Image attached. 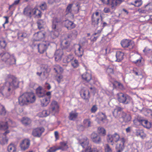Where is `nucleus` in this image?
I'll use <instances>...</instances> for the list:
<instances>
[{"mask_svg":"<svg viewBox=\"0 0 152 152\" xmlns=\"http://www.w3.org/2000/svg\"><path fill=\"white\" fill-rule=\"evenodd\" d=\"M8 140L6 136L4 137H0V143L4 145L7 143Z\"/></svg>","mask_w":152,"mask_h":152,"instance_id":"nucleus-46","label":"nucleus"},{"mask_svg":"<svg viewBox=\"0 0 152 152\" xmlns=\"http://www.w3.org/2000/svg\"><path fill=\"white\" fill-rule=\"evenodd\" d=\"M98 132L99 134L104 135L106 134V131L103 128L99 127L98 129Z\"/></svg>","mask_w":152,"mask_h":152,"instance_id":"nucleus-47","label":"nucleus"},{"mask_svg":"<svg viewBox=\"0 0 152 152\" xmlns=\"http://www.w3.org/2000/svg\"><path fill=\"white\" fill-rule=\"evenodd\" d=\"M107 140L108 142L111 143L112 145H113L115 142L117 143L116 148L118 152H121L124 150L125 139L124 137L120 138L118 134L115 133L112 135H108Z\"/></svg>","mask_w":152,"mask_h":152,"instance_id":"nucleus-1","label":"nucleus"},{"mask_svg":"<svg viewBox=\"0 0 152 152\" xmlns=\"http://www.w3.org/2000/svg\"><path fill=\"white\" fill-rule=\"evenodd\" d=\"M85 40V41H81L78 45L79 48H78V52L77 53V56L78 57L81 56L83 54V46L85 43H87V41L85 40V38L83 39Z\"/></svg>","mask_w":152,"mask_h":152,"instance_id":"nucleus-19","label":"nucleus"},{"mask_svg":"<svg viewBox=\"0 0 152 152\" xmlns=\"http://www.w3.org/2000/svg\"><path fill=\"white\" fill-rule=\"evenodd\" d=\"M78 144L83 148H85L82 152H99V151L97 148H91L89 145V140L86 137L80 136L78 139Z\"/></svg>","mask_w":152,"mask_h":152,"instance_id":"nucleus-3","label":"nucleus"},{"mask_svg":"<svg viewBox=\"0 0 152 152\" xmlns=\"http://www.w3.org/2000/svg\"><path fill=\"white\" fill-rule=\"evenodd\" d=\"M35 100V94L31 92L24 93L18 98L19 104L21 106L27 104L28 103H32Z\"/></svg>","mask_w":152,"mask_h":152,"instance_id":"nucleus-2","label":"nucleus"},{"mask_svg":"<svg viewBox=\"0 0 152 152\" xmlns=\"http://www.w3.org/2000/svg\"><path fill=\"white\" fill-rule=\"evenodd\" d=\"M102 31V29L99 30L97 32H95L92 35L91 37H94L91 39V41L95 42L99 36L100 34Z\"/></svg>","mask_w":152,"mask_h":152,"instance_id":"nucleus-38","label":"nucleus"},{"mask_svg":"<svg viewBox=\"0 0 152 152\" xmlns=\"http://www.w3.org/2000/svg\"><path fill=\"white\" fill-rule=\"evenodd\" d=\"M118 101L121 103L127 104L132 102V98L126 94L120 93L117 94Z\"/></svg>","mask_w":152,"mask_h":152,"instance_id":"nucleus-8","label":"nucleus"},{"mask_svg":"<svg viewBox=\"0 0 152 152\" xmlns=\"http://www.w3.org/2000/svg\"><path fill=\"white\" fill-rule=\"evenodd\" d=\"M52 30L51 34L54 37H58L59 34L58 24L61 22L60 19L57 17L53 18L52 19Z\"/></svg>","mask_w":152,"mask_h":152,"instance_id":"nucleus-7","label":"nucleus"},{"mask_svg":"<svg viewBox=\"0 0 152 152\" xmlns=\"http://www.w3.org/2000/svg\"><path fill=\"white\" fill-rule=\"evenodd\" d=\"M98 118L101 121L104 122L106 120V117L104 113L100 112L99 113Z\"/></svg>","mask_w":152,"mask_h":152,"instance_id":"nucleus-43","label":"nucleus"},{"mask_svg":"<svg viewBox=\"0 0 152 152\" xmlns=\"http://www.w3.org/2000/svg\"><path fill=\"white\" fill-rule=\"evenodd\" d=\"M17 146L13 143H10L8 146L7 150L8 152H16Z\"/></svg>","mask_w":152,"mask_h":152,"instance_id":"nucleus-35","label":"nucleus"},{"mask_svg":"<svg viewBox=\"0 0 152 152\" xmlns=\"http://www.w3.org/2000/svg\"><path fill=\"white\" fill-rule=\"evenodd\" d=\"M32 15H35L37 18H40L42 17V14L40 10L34 8L32 9Z\"/></svg>","mask_w":152,"mask_h":152,"instance_id":"nucleus-28","label":"nucleus"},{"mask_svg":"<svg viewBox=\"0 0 152 152\" xmlns=\"http://www.w3.org/2000/svg\"><path fill=\"white\" fill-rule=\"evenodd\" d=\"M91 138L92 141L94 143L99 144L101 142L102 140L100 137L96 133H93L91 134Z\"/></svg>","mask_w":152,"mask_h":152,"instance_id":"nucleus-20","label":"nucleus"},{"mask_svg":"<svg viewBox=\"0 0 152 152\" xmlns=\"http://www.w3.org/2000/svg\"><path fill=\"white\" fill-rule=\"evenodd\" d=\"M106 71L109 75L113 73V69L112 66H109L106 68Z\"/></svg>","mask_w":152,"mask_h":152,"instance_id":"nucleus-45","label":"nucleus"},{"mask_svg":"<svg viewBox=\"0 0 152 152\" xmlns=\"http://www.w3.org/2000/svg\"><path fill=\"white\" fill-rule=\"evenodd\" d=\"M11 92V89L8 87L7 86H4L2 84H0V93L2 95L10 94Z\"/></svg>","mask_w":152,"mask_h":152,"instance_id":"nucleus-18","label":"nucleus"},{"mask_svg":"<svg viewBox=\"0 0 152 152\" xmlns=\"http://www.w3.org/2000/svg\"><path fill=\"white\" fill-rule=\"evenodd\" d=\"M133 122L134 124L136 126L141 125L144 127L148 129L150 128L151 127V123L139 115H136L135 117Z\"/></svg>","mask_w":152,"mask_h":152,"instance_id":"nucleus-6","label":"nucleus"},{"mask_svg":"<svg viewBox=\"0 0 152 152\" xmlns=\"http://www.w3.org/2000/svg\"><path fill=\"white\" fill-rule=\"evenodd\" d=\"M139 11L140 12L143 13H145L147 12H148L147 10H146V9L145 8V6L144 8L139 10Z\"/></svg>","mask_w":152,"mask_h":152,"instance_id":"nucleus-64","label":"nucleus"},{"mask_svg":"<svg viewBox=\"0 0 152 152\" xmlns=\"http://www.w3.org/2000/svg\"><path fill=\"white\" fill-rule=\"evenodd\" d=\"M22 124L25 126H27L30 125L32 122V120L27 117H23L22 118L20 121Z\"/></svg>","mask_w":152,"mask_h":152,"instance_id":"nucleus-25","label":"nucleus"},{"mask_svg":"<svg viewBox=\"0 0 152 152\" xmlns=\"http://www.w3.org/2000/svg\"><path fill=\"white\" fill-rule=\"evenodd\" d=\"M130 41L127 39L122 40L121 42V46L124 48L128 47L130 45Z\"/></svg>","mask_w":152,"mask_h":152,"instance_id":"nucleus-39","label":"nucleus"},{"mask_svg":"<svg viewBox=\"0 0 152 152\" xmlns=\"http://www.w3.org/2000/svg\"><path fill=\"white\" fill-rule=\"evenodd\" d=\"M80 94L82 98L85 100H88L90 97L89 90L86 88L81 89L80 91Z\"/></svg>","mask_w":152,"mask_h":152,"instance_id":"nucleus-16","label":"nucleus"},{"mask_svg":"<svg viewBox=\"0 0 152 152\" xmlns=\"http://www.w3.org/2000/svg\"><path fill=\"white\" fill-rule=\"evenodd\" d=\"M124 53L121 51H117L116 52L115 56L116 59L112 61H113L120 62L124 58Z\"/></svg>","mask_w":152,"mask_h":152,"instance_id":"nucleus-23","label":"nucleus"},{"mask_svg":"<svg viewBox=\"0 0 152 152\" xmlns=\"http://www.w3.org/2000/svg\"><path fill=\"white\" fill-rule=\"evenodd\" d=\"M136 135L137 136H140L142 138H144L146 136V134L142 129H137L136 130Z\"/></svg>","mask_w":152,"mask_h":152,"instance_id":"nucleus-36","label":"nucleus"},{"mask_svg":"<svg viewBox=\"0 0 152 152\" xmlns=\"http://www.w3.org/2000/svg\"><path fill=\"white\" fill-rule=\"evenodd\" d=\"M103 11L105 13H112L110 8L107 7H105L103 10Z\"/></svg>","mask_w":152,"mask_h":152,"instance_id":"nucleus-61","label":"nucleus"},{"mask_svg":"<svg viewBox=\"0 0 152 152\" xmlns=\"http://www.w3.org/2000/svg\"><path fill=\"white\" fill-rule=\"evenodd\" d=\"M27 37V34L25 33H19L18 36V38L20 40L23 39Z\"/></svg>","mask_w":152,"mask_h":152,"instance_id":"nucleus-49","label":"nucleus"},{"mask_svg":"<svg viewBox=\"0 0 152 152\" xmlns=\"http://www.w3.org/2000/svg\"><path fill=\"white\" fill-rule=\"evenodd\" d=\"M62 43H64V47L65 48H67L70 45V43L69 41H66L65 42L64 40L62 42Z\"/></svg>","mask_w":152,"mask_h":152,"instance_id":"nucleus-62","label":"nucleus"},{"mask_svg":"<svg viewBox=\"0 0 152 152\" xmlns=\"http://www.w3.org/2000/svg\"><path fill=\"white\" fill-rule=\"evenodd\" d=\"M30 141L29 139H25L22 140L20 143V147L22 151H24L27 149L30 145Z\"/></svg>","mask_w":152,"mask_h":152,"instance_id":"nucleus-14","label":"nucleus"},{"mask_svg":"<svg viewBox=\"0 0 152 152\" xmlns=\"http://www.w3.org/2000/svg\"><path fill=\"white\" fill-rule=\"evenodd\" d=\"M38 28L39 29H40L44 28V26L45 25L46 23L44 20L39 19L37 22Z\"/></svg>","mask_w":152,"mask_h":152,"instance_id":"nucleus-37","label":"nucleus"},{"mask_svg":"<svg viewBox=\"0 0 152 152\" xmlns=\"http://www.w3.org/2000/svg\"><path fill=\"white\" fill-rule=\"evenodd\" d=\"M50 114V112L48 110H43L41 113V115L42 117H46Z\"/></svg>","mask_w":152,"mask_h":152,"instance_id":"nucleus-48","label":"nucleus"},{"mask_svg":"<svg viewBox=\"0 0 152 152\" xmlns=\"http://www.w3.org/2000/svg\"><path fill=\"white\" fill-rule=\"evenodd\" d=\"M58 150V147H56L55 146H53L50 148L47 151V152H55Z\"/></svg>","mask_w":152,"mask_h":152,"instance_id":"nucleus-54","label":"nucleus"},{"mask_svg":"<svg viewBox=\"0 0 152 152\" xmlns=\"http://www.w3.org/2000/svg\"><path fill=\"white\" fill-rule=\"evenodd\" d=\"M104 149L105 152H112L111 149L107 144L105 145Z\"/></svg>","mask_w":152,"mask_h":152,"instance_id":"nucleus-57","label":"nucleus"},{"mask_svg":"<svg viewBox=\"0 0 152 152\" xmlns=\"http://www.w3.org/2000/svg\"><path fill=\"white\" fill-rule=\"evenodd\" d=\"M7 45L5 41H0V48L1 49L5 48L6 47Z\"/></svg>","mask_w":152,"mask_h":152,"instance_id":"nucleus-55","label":"nucleus"},{"mask_svg":"<svg viewBox=\"0 0 152 152\" xmlns=\"http://www.w3.org/2000/svg\"><path fill=\"white\" fill-rule=\"evenodd\" d=\"M67 143L64 142H60V146L58 147L59 150H61L62 151L66 150L68 148Z\"/></svg>","mask_w":152,"mask_h":152,"instance_id":"nucleus-33","label":"nucleus"},{"mask_svg":"<svg viewBox=\"0 0 152 152\" xmlns=\"http://www.w3.org/2000/svg\"><path fill=\"white\" fill-rule=\"evenodd\" d=\"M98 108L96 105H93L91 107V111L92 113H95L97 110Z\"/></svg>","mask_w":152,"mask_h":152,"instance_id":"nucleus-59","label":"nucleus"},{"mask_svg":"<svg viewBox=\"0 0 152 152\" xmlns=\"http://www.w3.org/2000/svg\"><path fill=\"white\" fill-rule=\"evenodd\" d=\"M46 32L44 30H42L35 33L34 34V39L36 41H40L45 38Z\"/></svg>","mask_w":152,"mask_h":152,"instance_id":"nucleus-12","label":"nucleus"},{"mask_svg":"<svg viewBox=\"0 0 152 152\" xmlns=\"http://www.w3.org/2000/svg\"><path fill=\"white\" fill-rule=\"evenodd\" d=\"M74 59V56L73 55H69L65 57L63 60L64 63L66 64L71 61V65L73 68H75L76 67V59H75L73 61Z\"/></svg>","mask_w":152,"mask_h":152,"instance_id":"nucleus-13","label":"nucleus"},{"mask_svg":"<svg viewBox=\"0 0 152 152\" xmlns=\"http://www.w3.org/2000/svg\"><path fill=\"white\" fill-rule=\"evenodd\" d=\"M36 94L38 97H42L45 95V91L42 87L39 86L36 90Z\"/></svg>","mask_w":152,"mask_h":152,"instance_id":"nucleus-22","label":"nucleus"},{"mask_svg":"<svg viewBox=\"0 0 152 152\" xmlns=\"http://www.w3.org/2000/svg\"><path fill=\"white\" fill-rule=\"evenodd\" d=\"M54 135L56 139V140H57L59 139V135L58 132L57 131H55L54 132Z\"/></svg>","mask_w":152,"mask_h":152,"instance_id":"nucleus-63","label":"nucleus"},{"mask_svg":"<svg viewBox=\"0 0 152 152\" xmlns=\"http://www.w3.org/2000/svg\"><path fill=\"white\" fill-rule=\"evenodd\" d=\"M64 26L68 30H71L74 28L75 26V24L69 20L65 21Z\"/></svg>","mask_w":152,"mask_h":152,"instance_id":"nucleus-26","label":"nucleus"},{"mask_svg":"<svg viewBox=\"0 0 152 152\" xmlns=\"http://www.w3.org/2000/svg\"><path fill=\"white\" fill-rule=\"evenodd\" d=\"M83 123L86 127H88L90 126L91 122L89 119H86L84 120Z\"/></svg>","mask_w":152,"mask_h":152,"instance_id":"nucleus-53","label":"nucleus"},{"mask_svg":"<svg viewBox=\"0 0 152 152\" xmlns=\"http://www.w3.org/2000/svg\"><path fill=\"white\" fill-rule=\"evenodd\" d=\"M145 8L147 10L148 12H149L152 10V3H150L145 6Z\"/></svg>","mask_w":152,"mask_h":152,"instance_id":"nucleus-50","label":"nucleus"},{"mask_svg":"<svg viewBox=\"0 0 152 152\" xmlns=\"http://www.w3.org/2000/svg\"><path fill=\"white\" fill-rule=\"evenodd\" d=\"M45 131L43 127H38L34 129L32 132V135L34 137H40Z\"/></svg>","mask_w":152,"mask_h":152,"instance_id":"nucleus-11","label":"nucleus"},{"mask_svg":"<svg viewBox=\"0 0 152 152\" xmlns=\"http://www.w3.org/2000/svg\"><path fill=\"white\" fill-rule=\"evenodd\" d=\"M73 4H69L67 6L65 11V15L71 18H74V15L72 13V7Z\"/></svg>","mask_w":152,"mask_h":152,"instance_id":"nucleus-17","label":"nucleus"},{"mask_svg":"<svg viewBox=\"0 0 152 152\" xmlns=\"http://www.w3.org/2000/svg\"><path fill=\"white\" fill-rule=\"evenodd\" d=\"M76 118V112L75 111H72L69 113V119L71 120H74Z\"/></svg>","mask_w":152,"mask_h":152,"instance_id":"nucleus-44","label":"nucleus"},{"mask_svg":"<svg viewBox=\"0 0 152 152\" xmlns=\"http://www.w3.org/2000/svg\"><path fill=\"white\" fill-rule=\"evenodd\" d=\"M121 108L120 107H117L115 108L113 112V114L114 116L116 118L120 117V114L122 116V113H123L121 111Z\"/></svg>","mask_w":152,"mask_h":152,"instance_id":"nucleus-31","label":"nucleus"},{"mask_svg":"<svg viewBox=\"0 0 152 152\" xmlns=\"http://www.w3.org/2000/svg\"><path fill=\"white\" fill-rule=\"evenodd\" d=\"M121 117L123 119V121L125 122L130 121L131 119V117L129 114H126L124 112L122 113V116Z\"/></svg>","mask_w":152,"mask_h":152,"instance_id":"nucleus-32","label":"nucleus"},{"mask_svg":"<svg viewBox=\"0 0 152 152\" xmlns=\"http://www.w3.org/2000/svg\"><path fill=\"white\" fill-rule=\"evenodd\" d=\"M142 0H134V1L130 3V4L136 7H139L142 5Z\"/></svg>","mask_w":152,"mask_h":152,"instance_id":"nucleus-40","label":"nucleus"},{"mask_svg":"<svg viewBox=\"0 0 152 152\" xmlns=\"http://www.w3.org/2000/svg\"><path fill=\"white\" fill-rule=\"evenodd\" d=\"M109 81L112 83L114 88L118 86L121 89H123L124 88L123 85L116 81L114 78H112L111 77H109Z\"/></svg>","mask_w":152,"mask_h":152,"instance_id":"nucleus-21","label":"nucleus"},{"mask_svg":"<svg viewBox=\"0 0 152 152\" xmlns=\"http://www.w3.org/2000/svg\"><path fill=\"white\" fill-rule=\"evenodd\" d=\"M5 83L9 84L8 87L17 88L19 87V82L17 78L14 76L10 74L4 76Z\"/></svg>","mask_w":152,"mask_h":152,"instance_id":"nucleus-4","label":"nucleus"},{"mask_svg":"<svg viewBox=\"0 0 152 152\" xmlns=\"http://www.w3.org/2000/svg\"><path fill=\"white\" fill-rule=\"evenodd\" d=\"M83 79L87 82H88L91 79V75L89 71H87L84 73L82 75Z\"/></svg>","mask_w":152,"mask_h":152,"instance_id":"nucleus-24","label":"nucleus"},{"mask_svg":"<svg viewBox=\"0 0 152 152\" xmlns=\"http://www.w3.org/2000/svg\"><path fill=\"white\" fill-rule=\"evenodd\" d=\"M49 45L48 42L45 41L39 43L37 45L38 52L40 54L44 53L46 51Z\"/></svg>","mask_w":152,"mask_h":152,"instance_id":"nucleus-10","label":"nucleus"},{"mask_svg":"<svg viewBox=\"0 0 152 152\" xmlns=\"http://www.w3.org/2000/svg\"><path fill=\"white\" fill-rule=\"evenodd\" d=\"M104 4L111 6L112 9L115 10L116 7L119 5L124 0H101Z\"/></svg>","mask_w":152,"mask_h":152,"instance_id":"nucleus-9","label":"nucleus"},{"mask_svg":"<svg viewBox=\"0 0 152 152\" xmlns=\"http://www.w3.org/2000/svg\"><path fill=\"white\" fill-rule=\"evenodd\" d=\"M41 9L43 10H46L47 8V5L46 3L45 2H42L39 6Z\"/></svg>","mask_w":152,"mask_h":152,"instance_id":"nucleus-52","label":"nucleus"},{"mask_svg":"<svg viewBox=\"0 0 152 152\" xmlns=\"http://www.w3.org/2000/svg\"><path fill=\"white\" fill-rule=\"evenodd\" d=\"M53 70L55 71V72L58 74V71H59L60 72H63L64 71L63 68L61 67L60 65L58 64H56L54 65L53 66Z\"/></svg>","mask_w":152,"mask_h":152,"instance_id":"nucleus-41","label":"nucleus"},{"mask_svg":"<svg viewBox=\"0 0 152 152\" xmlns=\"http://www.w3.org/2000/svg\"><path fill=\"white\" fill-rule=\"evenodd\" d=\"M1 60L8 64H15L16 60L14 55H10L8 53H0Z\"/></svg>","mask_w":152,"mask_h":152,"instance_id":"nucleus-5","label":"nucleus"},{"mask_svg":"<svg viewBox=\"0 0 152 152\" xmlns=\"http://www.w3.org/2000/svg\"><path fill=\"white\" fill-rule=\"evenodd\" d=\"M51 96L45 97L41 99V105L42 107H46L49 104L50 101Z\"/></svg>","mask_w":152,"mask_h":152,"instance_id":"nucleus-29","label":"nucleus"},{"mask_svg":"<svg viewBox=\"0 0 152 152\" xmlns=\"http://www.w3.org/2000/svg\"><path fill=\"white\" fill-rule=\"evenodd\" d=\"M63 54V52L61 50H56L54 56L56 61H58L60 60Z\"/></svg>","mask_w":152,"mask_h":152,"instance_id":"nucleus-27","label":"nucleus"},{"mask_svg":"<svg viewBox=\"0 0 152 152\" xmlns=\"http://www.w3.org/2000/svg\"><path fill=\"white\" fill-rule=\"evenodd\" d=\"M32 9L28 6L26 7L23 10V14L26 16L31 17L32 15Z\"/></svg>","mask_w":152,"mask_h":152,"instance_id":"nucleus-30","label":"nucleus"},{"mask_svg":"<svg viewBox=\"0 0 152 152\" xmlns=\"http://www.w3.org/2000/svg\"><path fill=\"white\" fill-rule=\"evenodd\" d=\"M6 113L7 111L4 106L0 104V115L4 116Z\"/></svg>","mask_w":152,"mask_h":152,"instance_id":"nucleus-42","label":"nucleus"},{"mask_svg":"<svg viewBox=\"0 0 152 152\" xmlns=\"http://www.w3.org/2000/svg\"><path fill=\"white\" fill-rule=\"evenodd\" d=\"M96 17V20H99V12H96L95 13H94L93 15V18H94Z\"/></svg>","mask_w":152,"mask_h":152,"instance_id":"nucleus-60","label":"nucleus"},{"mask_svg":"<svg viewBox=\"0 0 152 152\" xmlns=\"http://www.w3.org/2000/svg\"><path fill=\"white\" fill-rule=\"evenodd\" d=\"M143 52L145 54H152V49L149 48L148 47H146L143 50Z\"/></svg>","mask_w":152,"mask_h":152,"instance_id":"nucleus-51","label":"nucleus"},{"mask_svg":"<svg viewBox=\"0 0 152 152\" xmlns=\"http://www.w3.org/2000/svg\"><path fill=\"white\" fill-rule=\"evenodd\" d=\"M12 121L10 120L6 121L4 124H0V130H6L8 128V124L12 123Z\"/></svg>","mask_w":152,"mask_h":152,"instance_id":"nucleus-34","label":"nucleus"},{"mask_svg":"<svg viewBox=\"0 0 152 152\" xmlns=\"http://www.w3.org/2000/svg\"><path fill=\"white\" fill-rule=\"evenodd\" d=\"M92 24L94 25L95 26L98 24L99 20H97V22H96L97 20H96V17H95L93 18V15L92 16Z\"/></svg>","mask_w":152,"mask_h":152,"instance_id":"nucleus-58","label":"nucleus"},{"mask_svg":"<svg viewBox=\"0 0 152 152\" xmlns=\"http://www.w3.org/2000/svg\"><path fill=\"white\" fill-rule=\"evenodd\" d=\"M56 80L58 83H59L61 82L63 80V76L62 75H57L56 76Z\"/></svg>","mask_w":152,"mask_h":152,"instance_id":"nucleus-56","label":"nucleus"},{"mask_svg":"<svg viewBox=\"0 0 152 152\" xmlns=\"http://www.w3.org/2000/svg\"><path fill=\"white\" fill-rule=\"evenodd\" d=\"M59 106L57 102L53 101L50 104L49 108L50 111L54 113H58L59 112Z\"/></svg>","mask_w":152,"mask_h":152,"instance_id":"nucleus-15","label":"nucleus"}]
</instances>
